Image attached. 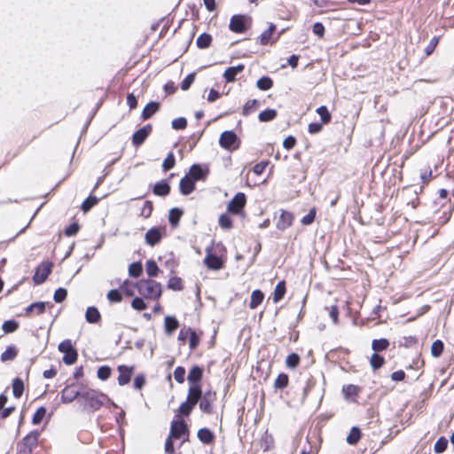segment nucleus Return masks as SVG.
I'll return each mask as SVG.
<instances>
[{
	"mask_svg": "<svg viewBox=\"0 0 454 454\" xmlns=\"http://www.w3.org/2000/svg\"><path fill=\"white\" fill-rule=\"evenodd\" d=\"M110 398L104 393L84 387L82 384V397L80 406L82 411L93 413L104 406Z\"/></svg>",
	"mask_w": 454,
	"mask_h": 454,
	"instance_id": "nucleus-1",
	"label": "nucleus"
},
{
	"mask_svg": "<svg viewBox=\"0 0 454 454\" xmlns=\"http://www.w3.org/2000/svg\"><path fill=\"white\" fill-rule=\"evenodd\" d=\"M138 293L146 299L158 300L161 295V286L153 279H142L136 285Z\"/></svg>",
	"mask_w": 454,
	"mask_h": 454,
	"instance_id": "nucleus-2",
	"label": "nucleus"
},
{
	"mask_svg": "<svg viewBox=\"0 0 454 454\" xmlns=\"http://www.w3.org/2000/svg\"><path fill=\"white\" fill-rule=\"evenodd\" d=\"M59 351L63 353V362L67 365H72L77 361L78 353L74 348L71 340H64L59 344Z\"/></svg>",
	"mask_w": 454,
	"mask_h": 454,
	"instance_id": "nucleus-3",
	"label": "nucleus"
},
{
	"mask_svg": "<svg viewBox=\"0 0 454 454\" xmlns=\"http://www.w3.org/2000/svg\"><path fill=\"white\" fill-rule=\"evenodd\" d=\"M252 20L245 14H235L231 18L229 28L235 33H243L250 27Z\"/></svg>",
	"mask_w": 454,
	"mask_h": 454,
	"instance_id": "nucleus-4",
	"label": "nucleus"
},
{
	"mask_svg": "<svg viewBox=\"0 0 454 454\" xmlns=\"http://www.w3.org/2000/svg\"><path fill=\"white\" fill-rule=\"evenodd\" d=\"M219 145L221 147L232 151L239 146V140L236 133L232 130L223 131L219 138Z\"/></svg>",
	"mask_w": 454,
	"mask_h": 454,
	"instance_id": "nucleus-5",
	"label": "nucleus"
},
{
	"mask_svg": "<svg viewBox=\"0 0 454 454\" xmlns=\"http://www.w3.org/2000/svg\"><path fill=\"white\" fill-rule=\"evenodd\" d=\"M168 435L174 439L184 437L183 442H185L189 435V429L185 421L183 419L173 420Z\"/></svg>",
	"mask_w": 454,
	"mask_h": 454,
	"instance_id": "nucleus-6",
	"label": "nucleus"
},
{
	"mask_svg": "<svg viewBox=\"0 0 454 454\" xmlns=\"http://www.w3.org/2000/svg\"><path fill=\"white\" fill-rule=\"evenodd\" d=\"M82 397V386L77 388V385L75 383H72L67 386L61 391V402L63 403H70L74 402L76 398H78V402L80 403Z\"/></svg>",
	"mask_w": 454,
	"mask_h": 454,
	"instance_id": "nucleus-7",
	"label": "nucleus"
},
{
	"mask_svg": "<svg viewBox=\"0 0 454 454\" xmlns=\"http://www.w3.org/2000/svg\"><path fill=\"white\" fill-rule=\"evenodd\" d=\"M247 202V197L243 192H238L227 206V210L231 214L240 215Z\"/></svg>",
	"mask_w": 454,
	"mask_h": 454,
	"instance_id": "nucleus-8",
	"label": "nucleus"
},
{
	"mask_svg": "<svg viewBox=\"0 0 454 454\" xmlns=\"http://www.w3.org/2000/svg\"><path fill=\"white\" fill-rule=\"evenodd\" d=\"M52 262H43L35 270L33 280L35 285H41L48 278L51 272Z\"/></svg>",
	"mask_w": 454,
	"mask_h": 454,
	"instance_id": "nucleus-9",
	"label": "nucleus"
},
{
	"mask_svg": "<svg viewBox=\"0 0 454 454\" xmlns=\"http://www.w3.org/2000/svg\"><path fill=\"white\" fill-rule=\"evenodd\" d=\"M216 399V394L215 392H213L211 390L204 392V394L201 395V398L200 399L199 406L202 412L206 414H212L213 413V407L212 404Z\"/></svg>",
	"mask_w": 454,
	"mask_h": 454,
	"instance_id": "nucleus-10",
	"label": "nucleus"
},
{
	"mask_svg": "<svg viewBox=\"0 0 454 454\" xmlns=\"http://www.w3.org/2000/svg\"><path fill=\"white\" fill-rule=\"evenodd\" d=\"M164 233H165L164 228L152 227L151 229H149L147 231V232L145 233V236L146 244L151 247H154L161 240Z\"/></svg>",
	"mask_w": 454,
	"mask_h": 454,
	"instance_id": "nucleus-11",
	"label": "nucleus"
},
{
	"mask_svg": "<svg viewBox=\"0 0 454 454\" xmlns=\"http://www.w3.org/2000/svg\"><path fill=\"white\" fill-rule=\"evenodd\" d=\"M153 130V127L151 124H146L145 126L137 129L132 135V144L134 146L138 147L144 144L148 136Z\"/></svg>",
	"mask_w": 454,
	"mask_h": 454,
	"instance_id": "nucleus-12",
	"label": "nucleus"
},
{
	"mask_svg": "<svg viewBox=\"0 0 454 454\" xmlns=\"http://www.w3.org/2000/svg\"><path fill=\"white\" fill-rule=\"evenodd\" d=\"M293 221L294 215L292 213L286 210H281L280 215L276 223V227L279 231H285L293 224Z\"/></svg>",
	"mask_w": 454,
	"mask_h": 454,
	"instance_id": "nucleus-13",
	"label": "nucleus"
},
{
	"mask_svg": "<svg viewBox=\"0 0 454 454\" xmlns=\"http://www.w3.org/2000/svg\"><path fill=\"white\" fill-rule=\"evenodd\" d=\"M117 370L119 372L118 384L120 386H124L128 384L130 381L131 376L133 374L134 367L127 365H119Z\"/></svg>",
	"mask_w": 454,
	"mask_h": 454,
	"instance_id": "nucleus-14",
	"label": "nucleus"
},
{
	"mask_svg": "<svg viewBox=\"0 0 454 454\" xmlns=\"http://www.w3.org/2000/svg\"><path fill=\"white\" fill-rule=\"evenodd\" d=\"M204 263L210 270H220L223 263L219 256L211 253L210 249H207V254L204 259Z\"/></svg>",
	"mask_w": 454,
	"mask_h": 454,
	"instance_id": "nucleus-15",
	"label": "nucleus"
},
{
	"mask_svg": "<svg viewBox=\"0 0 454 454\" xmlns=\"http://www.w3.org/2000/svg\"><path fill=\"white\" fill-rule=\"evenodd\" d=\"M195 181L191 178L188 175H185L181 178L179 183V190L183 195L191 194L196 188Z\"/></svg>",
	"mask_w": 454,
	"mask_h": 454,
	"instance_id": "nucleus-16",
	"label": "nucleus"
},
{
	"mask_svg": "<svg viewBox=\"0 0 454 454\" xmlns=\"http://www.w3.org/2000/svg\"><path fill=\"white\" fill-rule=\"evenodd\" d=\"M171 187L166 179L157 182L153 188V192L160 197H165L169 194Z\"/></svg>",
	"mask_w": 454,
	"mask_h": 454,
	"instance_id": "nucleus-17",
	"label": "nucleus"
},
{
	"mask_svg": "<svg viewBox=\"0 0 454 454\" xmlns=\"http://www.w3.org/2000/svg\"><path fill=\"white\" fill-rule=\"evenodd\" d=\"M245 68L243 64H239L234 67H230L225 69L223 73V78L227 82H233L236 80V76L238 74L241 73Z\"/></svg>",
	"mask_w": 454,
	"mask_h": 454,
	"instance_id": "nucleus-18",
	"label": "nucleus"
},
{
	"mask_svg": "<svg viewBox=\"0 0 454 454\" xmlns=\"http://www.w3.org/2000/svg\"><path fill=\"white\" fill-rule=\"evenodd\" d=\"M195 182L203 180L207 175V170L203 169L200 164H193L187 174Z\"/></svg>",
	"mask_w": 454,
	"mask_h": 454,
	"instance_id": "nucleus-19",
	"label": "nucleus"
},
{
	"mask_svg": "<svg viewBox=\"0 0 454 454\" xmlns=\"http://www.w3.org/2000/svg\"><path fill=\"white\" fill-rule=\"evenodd\" d=\"M203 377V369L199 365H193L187 377L189 384H200Z\"/></svg>",
	"mask_w": 454,
	"mask_h": 454,
	"instance_id": "nucleus-20",
	"label": "nucleus"
},
{
	"mask_svg": "<svg viewBox=\"0 0 454 454\" xmlns=\"http://www.w3.org/2000/svg\"><path fill=\"white\" fill-rule=\"evenodd\" d=\"M40 433L37 430H34L27 434L23 439L21 445L34 450L37 446Z\"/></svg>",
	"mask_w": 454,
	"mask_h": 454,
	"instance_id": "nucleus-21",
	"label": "nucleus"
},
{
	"mask_svg": "<svg viewBox=\"0 0 454 454\" xmlns=\"http://www.w3.org/2000/svg\"><path fill=\"white\" fill-rule=\"evenodd\" d=\"M160 109V103L156 101H151L144 107L141 118L145 121L150 119L154 114Z\"/></svg>",
	"mask_w": 454,
	"mask_h": 454,
	"instance_id": "nucleus-22",
	"label": "nucleus"
},
{
	"mask_svg": "<svg viewBox=\"0 0 454 454\" xmlns=\"http://www.w3.org/2000/svg\"><path fill=\"white\" fill-rule=\"evenodd\" d=\"M197 436L199 440L205 444L211 443L215 439L214 433L207 427L199 429Z\"/></svg>",
	"mask_w": 454,
	"mask_h": 454,
	"instance_id": "nucleus-23",
	"label": "nucleus"
},
{
	"mask_svg": "<svg viewBox=\"0 0 454 454\" xmlns=\"http://www.w3.org/2000/svg\"><path fill=\"white\" fill-rule=\"evenodd\" d=\"M179 327L178 320L173 316H167L164 319V328L167 334H172Z\"/></svg>",
	"mask_w": 454,
	"mask_h": 454,
	"instance_id": "nucleus-24",
	"label": "nucleus"
},
{
	"mask_svg": "<svg viewBox=\"0 0 454 454\" xmlns=\"http://www.w3.org/2000/svg\"><path fill=\"white\" fill-rule=\"evenodd\" d=\"M286 282L284 280L279 281L274 289L273 293V301L275 303L278 302L280 300H282L286 294Z\"/></svg>",
	"mask_w": 454,
	"mask_h": 454,
	"instance_id": "nucleus-25",
	"label": "nucleus"
},
{
	"mask_svg": "<svg viewBox=\"0 0 454 454\" xmlns=\"http://www.w3.org/2000/svg\"><path fill=\"white\" fill-rule=\"evenodd\" d=\"M85 318L88 323L96 324L100 320L101 315L96 307H89L85 312Z\"/></svg>",
	"mask_w": 454,
	"mask_h": 454,
	"instance_id": "nucleus-26",
	"label": "nucleus"
},
{
	"mask_svg": "<svg viewBox=\"0 0 454 454\" xmlns=\"http://www.w3.org/2000/svg\"><path fill=\"white\" fill-rule=\"evenodd\" d=\"M263 299L264 294L261 290H254L251 294V299L249 303L250 309H254L255 308H257L262 302Z\"/></svg>",
	"mask_w": 454,
	"mask_h": 454,
	"instance_id": "nucleus-27",
	"label": "nucleus"
},
{
	"mask_svg": "<svg viewBox=\"0 0 454 454\" xmlns=\"http://www.w3.org/2000/svg\"><path fill=\"white\" fill-rule=\"evenodd\" d=\"M362 433L359 427H353L348 434L346 441L350 445H356L361 439Z\"/></svg>",
	"mask_w": 454,
	"mask_h": 454,
	"instance_id": "nucleus-28",
	"label": "nucleus"
},
{
	"mask_svg": "<svg viewBox=\"0 0 454 454\" xmlns=\"http://www.w3.org/2000/svg\"><path fill=\"white\" fill-rule=\"evenodd\" d=\"M18 355V349L15 346L11 345L6 348V349L1 354V361L8 362L12 361Z\"/></svg>",
	"mask_w": 454,
	"mask_h": 454,
	"instance_id": "nucleus-29",
	"label": "nucleus"
},
{
	"mask_svg": "<svg viewBox=\"0 0 454 454\" xmlns=\"http://www.w3.org/2000/svg\"><path fill=\"white\" fill-rule=\"evenodd\" d=\"M212 43V36L211 35L207 33H202L200 34L197 40H196V45L200 49H207L210 46Z\"/></svg>",
	"mask_w": 454,
	"mask_h": 454,
	"instance_id": "nucleus-30",
	"label": "nucleus"
},
{
	"mask_svg": "<svg viewBox=\"0 0 454 454\" xmlns=\"http://www.w3.org/2000/svg\"><path fill=\"white\" fill-rule=\"evenodd\" d=\"M278 115V113L275 109L268 108L266 110L262 111L259 115L258 119L261 122H267L274 120Z\"/></svg>",
	"mask_w": 454,
	"mask_h": 454,
	"instance_id": "nucleus-31",
	"label": "nucleus"
},
{
	"mask_svg": "<svg viewBox=\"0 0 454 454\" xmlns=\"http://www.w3.org/2000/svg\"><path fill=\"white\" fill-rule=\"evenodd\" d=\"M183 215V211L178 207H173L168 214V222L172 226H176Z\"/></svg>",
	"mask_w": 454,
	"mask_h": 454,
	"instance_id": "nucleus-32",
	"label": "nucleus"
},
{
	"mask_svg": "<svg viewBox=\"0 0 454 454\" xmlns=\"http://www.w3.org/2000/svg\"><path fill=\"white\" fill-rule=\"evenodd\" d=\"M260 106V102L257 99H251L246 102L243 106L242 114L245 116L249 115L254 111H255Z\"/></svg>",
	"mask_w": 454,
	"mask_h": 454,
	"instance_id": "nucleus-33",
	"label": "nucleus"
},
{
	"mask_svg": "<svg viewBox=\"0 0 454 454\" xmlns=\"http://www.w3.org/2000/svg\"><path fill=\"white\" fill-rule=\"evenodd\" d=\"M24 391L23 380L20 378H15L12 381V394L15 398H20Z\"/></svg>",
	"mask_w": 454,
	"mask_h": 454,
	"instance_id": "nucleus-34",
	"label": "nucleus"
},
{
	"mask_svg": "<svg viewBox=\"0 0 454 454\" xmlns=\"http://www.w3.org/2000/svg\"><path fill=\"white\" fill-rule=\"evenodd\" d=\"M388 346H389V341L385 338L373 340L372 342V348L375 352H380V351L386 350L388 348Z\"/></svg>",
	"mask_w": 454,
	"mask_h": 454,
	"instance_id": "nucleus-35",
	"label": "nucleus"
},
{
	"mask_svg": "<svg viewBox=\"0 0 454 454\" xmlns=\"http://www.w3.org/2000/svg\"><path fill=\"white\" fill-rule=\"evenodd\" d=\"M98 202V199L96 196L90 195L87 199L83 200L81 206V209L87 213L89 212L95 205Z\"/></svg>",
	"mask_w": 454,
	"mask_h": 454,
	"instance_id": "nucleus-36",
	"label": "nucleus"
},
{
	"mask_svg": "<svg viewBox=\"0 0 454 454\" xmlns=\"http://www.w3.org/2000/svg\"><path fill=\"white\" fill-rule=\"evenodd\" d=\"M288 382H289L288 375L284 372L279 373L278 375L277 379L275 380L274 387L276 389H284L288 386Z\"/></svg>",
	"mask_w": 454,
	"mask_h": 454,
	"instance_id": "nucleus-37",
	"label": "nucleus"
},
{
	"mask_svg": "<svg viewBox=\"0 0 454 454\" xmlns=\"http://www.w3.org/2000/svg\"><path fill=\"white\" fill-rule=\"evenodd\" d=\"M256 86L261 90H269L273 86V81L269 76H262L258 79Z\"/></svg>",
	"mask_w": 454,
	"mask_h": 454,
	"instance_id": "nucleus-38",
	"label": "nucleus"
},
{
	"mask_svg": "<svg viewBox=\"0 0 454 454\" xmlns=\"http://www.w3.org/2000/svg\"><path fill=\"white\" fill-rule=\"evenodd\" d=\"M145 270L149 278H154L158 275L160 269L153 260H148L145 263Z\"/></svg>",
	"mask_w": 454,
	"mask_h": 454,
	"instance_id": "nucleus-39",
	"label": "nucleus"
},
{
	"mask_svg": "<svg viewBox=\"0 0 454 454\" xmlns=\"http://www.w3.org/2000/svg\"><path fill=\"white\" fill-rule=\"evenodd\" d=\"M19 328V323L14 319L6 320L2 325V330L4 333H14Z\"/></svg>",
	"mask_w": 454,
	"mask_h": 454,
	"instance_id": "nucleus-40",
	"label": "nucleus"
},
{
	"mask_svg": "<svg viewBox=\"0 0 454 454\" xmlns=\"http://www.w3.org/2000/svg\"><path fill=\"white\" fill-rule=\"evenodd\" d=\"M143 271V265L140 262H134L129 266V274L130 277L138 278Z\"/></svg>",
	"mask_w": 454,
	"mask_h": 454,
	"instance_id": "nucleus-41",
	"label": "nucleus"
},
{
	"mask_svg": "<svg viewBox=\"0 0 454 454\" xmlns=\"http://www.w3.org/2000/svg\"><path fill=\"white\" fill-rule=\"evenodd\" d=\"M444 348V344L441 340H436L431 346V355L434 357H439L442 356Z\"/></svg>",
	"mask_w": 454,
	"mask_h": 454,
	"instance_id": "nucleus-42",
	"label": "nucleus"
},
{
	"mask_svg": "<svg viewBox=\"0 0 454 454\" xmlns=\"http://www.w3.org/2000/svg\"><path fill=\"white\" fill-rule=\"evenodd\" d=\"M383 356L377 354V352L373 353L370 359V364L373 370H378L384 364Z\"/></svg>",
	"mask_w": 454,
	"mask_h": 454,
	"instance_id": "nucleus-43",
	"label": "nucleus"
},
{
	"mask_svg": "<svg viewBox=\"0 0 454 454\" xmlns=\"http://www.w3.org/2000/svg\"><path fill=\"white\" fill-rule=\"evenodd\" d=\"M46 408L43 406L39 407L33 415L32 423L39 425L46 415Z\"/></svg>",
	"mask_w": 454,
	"mask_h": 454,
	"instance_id": "nucleus-44",
	"label": "nucleus"
},
{
	"mask_svg": "<svg viewBox=\"0 0 454 454\" xmlns=\"http://www.w3.org/2000/svg\"><path fill=\"white\" fill-rule=\"evenodd\" d=\"M448 446V440L444 436H441L437 439L436 442L434 446V450L435 453H442L446 450Z\"/></svg>",
	"mask_w": 454,
	"mask_h": 454,
	"instance_id": "nucleus-45",
	"label": "nucleus"
},
{
	"mask_svg": "<svg viewBox=\"0 0 454 454\" xmlns=\"http://www.w3.org/2000/svg\"><path fill=\"white\" fill-rule=\"evenodd\" d=\"M175 165H176L175 155L172 152H170L167 155L165 160H163L162 168L164 171H168V170L172 169L175 167Z\"/></svg>",
	"mask_w": 454,
	"mask_h": 454,
	"instance_id": "nucleus-46",
	"label": "nucleus"
},
{
	"mask_svg": "<svg viewBox=\"0 0 454 454\" xmlns=\"http://www.w3.org/2000/svg\"><path fill=\"white\" fill-rule=\"evenodd\" d=\"M316 112L319 114L322 123L326 124L330 122L332 116L325 106H321L317 107Z\"/></svg>",
	"mask_w": 454,
	"mask_h": 454,
	"instance_id": "nucleus-47",
	"label": "nucleus"
},
{
	"mask_svg": "<svg viewBox=\"0 0 454 454\" xmlns=\"http://www.w3.org/2000/svg\"><path fill=\"white\" fill-rule=\"evenodd\" d=\"M342 392L346 398H350L351 396H355L359 392V387L353 384H348L346 386H343Z\"/></svg>",
	"mask_w": 454,
	"mask_h": 454,
	"instance_id": "nucleus-48",
	"label": "nucleus"
},
{
	"mask_svg": "<svg viewBox=\"0 0 454 454\" xmlns=\"http://www.w3.org/2000/svg\"><path fill=\"white\" fill-rule=\"evenodd\" d=\"M168 288L174 291H180L183 289L182 279L179 277H172L168 282Z\"/></svg>",
	"mask_w": 454,
	"mask_h": 454,
	"instance_id": "nucleus-49",
	"label": "nucleus"
},
{
	"mask_svg": "<svg viewBox=\"0 0 454 454\" xmlns=\"http://www.w3.org/2000/svg\"><path fill=\"white\" fill-rule=\"evenodd\" d=\"M218 223L223 230H230L232 228V220L227 214H222L219 217Z\"/></svg>",
	"mask_w": 454,
	"mask_h": 454,
	"instance_id": "nucleus-50",
	"label": "nucleus"
},
{
	"mask_svg": "<svg viewBox=\"0 0 454 454\" xmlns=\"http://www.w3.org/2000/svg\"><path fill=\"white\" fill-rule=\"evenodd\" d=\"M112 370L107 365H102L98 369L97 376L101 380H106L111 376Z\"/></svg>",
	"mask_w": 454,
	"mask_h": 454,
	"instance_id": "nucleus-51",
	"label": "nucleus"
},
{
	"mask_svg": "<svg viewBox=\"0 0 454 454\" xmlns=\"http://www.w3.org/2000/svg\"><path fill=\"white\" fill-rule=\"evenodd\" d=\"M300 363V356L296 353H291L286 359V366L294 369Z\"/></svg>",
	"mask_w": 454,
	"mask_h": 454,
	"instance_id": "nucleus-52",
	"label": "nucleus"
},
{
	"mask_svg": "<svg viewBox=\"0 0 454 454\" xmlns=\"http://www.w3.org/2000/svg\"><path fill=\"white\" fill-rule=\"evenodd\" d=\"M316 214H317L316 208L315 207L310 208L309 213L301 218V223L303 225L311 224L315 221Z\"/></svg>",
	"mask_w": 454,
	"mask_h": 454,
	"instance_id": "nucleus-53",
	"label": "nucleus"
},
{
	"mask_svg": "<svg viewBox=\"0 0 454 454\" xmlns=\"http://www.w3.org/2000/svg\"><path fill=\"white\" fill-rule=\"evenodd\" d=\"M316 385V380L313 378V377H309L307 381H306V385L303 388V393H302V398H301V402L303 403L306 399V397L308 396L309 391L315 387Z\"/></svg>",
	"mask_w": 454,
	"mask_h": 454,
	"instance_id": "nucleus-54",
	"label": "nucleus"
},
{
	"mask_svg": "<svg viewBox=\"0 0 454 454\" xmlns=\"http://www.w3.org/2000/svg\"><path fill=\"white\" fill-rule=\"evenodd\" d=\"M172 129L176 130L184 129L187 127V120L184 117L174 119L171 122Z\"/></svg>",
	"mask_w": 454,
	"mask_h": 454,
	"instance_id": "nucleus-55",
	"label": "nucleus"
},
{
	"mask_svg": "<svg viewBox=\"0 0 454 454\" xmlns=\"http://www.w3.org/2000/svg\"><path fill=\"white\" fill-rule=\"evenodd\" d=\"M67 296V291L66 288H63V287H59L55 292H54V295H53V300L55 301V302H62L63 301L66 300Z\"/></svg>",
	"mask_w": 454,
	"mask_h": 454,
	"instance_id": "nucleus-56",
	"label": "nucleus"
},
{
	"mask_svg": "<svg viewBox=\"0 0 454 454\" xmlns=\"http://www.w3.org/2000/svg\"><path fill=\"white\" fill-rule=\"evenodd\" d=\"M131 307L137 311H142L145 309L147 306L143 298L135 297L131 301Z\"/></svg>",
	"mask_w": 454,
	"mask_h": 454,
	"instance_id": "nucleus-57",
	"label": "nucleus"
},
{
	"mask_svg": "<svg viewBox=\"0 0 454 454\" xmlns=\"http://www.w3.org/2000/svg\"><path fill=\"white\" fill-rule=\"evenodd\" d=\"M204 393H202L201 387L200 384H190L189 389H188V395L189 396H197L199 398H201V395Z\"/></svg>",
	"mask_w": 454,
	"mask_h": 454,
	"instance_id": "nucleus-58",
	"label": "nucleus"
},
{
	"mask_svg": "<svg viewBox=\"0 0 454 454\" xmlns=\"http://www.w3.org/2000/svg\"><path fill=\"white\" fill-rule=\"evenodd\" d=\"M107 299L111 302H120L122 301V294L118 289H112L107 294Z\"/></svg>",
	"mask_w": 454,
	"mask_h": 454,
	"instance_id": "nucleus-59",
	"label": "nucleus"
},
{
	"mask_svg": "<svg viewBox=\"0 0 454 454\" xmlns=\"http://www.w3.org/2000/svg\"><path fill=\"white\" fill-rule=\"evenodd\" d=\"M185 369L183 366H177L174 371V379L178 383L184 382Z\"/></svg>",
	"mask_w": 454,
	"mask_h": 454,
	"instance_id": "nucleus-60",
	"label": "nucleus"
},
{
	"mask_svg": "<svg viewBox=\"0 0 454 454\" xmlns=\"http://www.w3.org/2000/svg\"><path fill=\"white\" fill-rule=\"evenodd\" d=\"M193 408L186 402L181 403L178 409V414L183 417H187L191 414Z\"/></svg>",
	"mask_w": 454,
	"mask_h": 454,
	"instance_id": "nucleus-61",
	"label": "nucleus"
},
{
	"mask_svg": "<svg viewBox=\"0 0 454 454\" xmlns=\"http://www.w3.org/2000/svg\"><path fill=\"white\" fill-rule=\"evenodd\" d=\"M438 43H439V37L438 36H434L430 40L429 43L425 48V53H426L427 56H430L434 52V51L435 50Z\"/></svg>",
	"mask_w": 454,
	"mask_h": 454,
	"instance_id": "nucleus-62",
	"label": "nucleus"
},
{
	"mask_svg": "<svg viewBox=\"0 0 454 454\" xmlns=\"http://www.w3.org/2000/svg\"><path fill=\"white\" fill-rule=\"evenodd\" d=\"M195 80V73L189 74L181 82V90H187Z\"/></svg>",
	"mask_w": 454,
	"mask_h": 454,
	"instance_id": "nucleus-63",
	"label": "nucleus"
},
{
	"mask_svg": "<svg viewBox=\"0 0 454 454\" xmlns=\"http://www.w3.org/2000/svg\"><path fill=\"white\" fill-rule=\"evenodd\" d=\"M153 206L152 201L146 200L142 207L141 215L144 216L145 218L150 217L153 213Z\"/></svg>",
	"mask_w": 454,
	"mask_h": 454,
	"instance_id": "nucleus-64",
	"label": "nucleus"
}]
</instances>
